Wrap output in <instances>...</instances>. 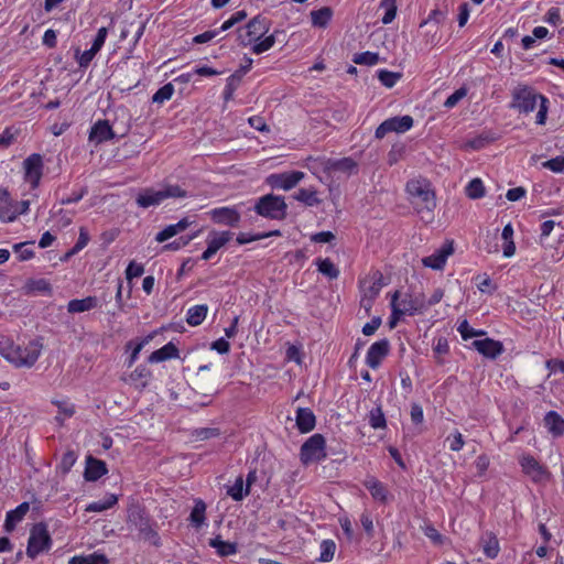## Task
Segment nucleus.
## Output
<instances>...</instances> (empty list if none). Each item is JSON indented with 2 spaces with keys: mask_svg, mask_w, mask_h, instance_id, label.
<instances>
[{
  "mask_svg": "<svg viewBox=\"0 0 564 564\" xmlns=\"http://www.w3.org/2000/svg\"><path fill=\"white\" fill-rule=\"evenodd\" d=\"M42 344L39 340H31L24 347L13 344H0V354L17 367H32L39 359Z\"/></svg>",
  "mask_w": 564,
  "mask_h": 564,
  "instance_id": "obj_1",
  "label": "nucleus"
},
{
  "mask_svg": "<svg viewBox=\"0 0 564 564\" xmlns=\"http://www.w3.org/2000/svg\"><path fill=\"white\" fill-rule=\"evenodd\" d=\"M186 197V192L178 185H164L161 189L145 188L137 196V204L142 208L160 205L166 198Z\"/></svg>",
  "mask_w": 564,
  "mask_h": 564,
  "instance_id": "obj_2",
  "label": "nucleus"
},
{
  "mask_svg": "<svg viewBox=\"0 0 564 564\" xmlns=\"http://www.w3.org/2000/svg\"><path fill=\"white\" fill-rule=\"evenodd\" d=\"M253 209L264 218L283 220L286 217L288 205L284 197L267 194L257 200Z\"/></svg>",
  "mask_w": 564,
  "mask_h": 564,
  "instance_id": "obj_3",
  "label": "nucleus"
},
{
  "mask_svg": "<svg viewBox=\"0 0 564 564\" xmlns=\"http://www.w3.org/2000/svg\"><path fill=\"white\" fill-rule=\"evenodd\" d=\"M270 29V21L258 14L252 18L245 26L237 29V41L242 46H248L260 40Z\"/></svg>",
  "mask_w": 564,
  "mask_h": 564,
  "instance_id": "obj_4",
  "label": "nucleus"
},
{
  "mask_svg": "<svg viewBox=\"0 0 564 564\" xmlns=\"http://www.w3.org/2000/svg\"><path fill=\"white\" fill-rule=\"evenodd\" d=\"M326 455V441L319 433L310 436L300 449V459L306 466L311 463L323 460Z\"/></svg>",
  "mask_w": 564,
  "mask_h": 564,
  "instance_id": "obj_5",
  "label": "nucleus"
},
{
  "mask_svg": "<svg viewBox=\"0 0 564 564\" xmlns=\"http://www.w3.org/2000/svg\"><path fill=\"white\" fill-rule=\"evenodd\" d=\"M52 546V539L44 523H36L30 532L26 555L34 560L40 553L47 552Z\"/></svg>",
  "mask_w": 564,
  "mask_h": 564,
  "instance_id": "obj_6",
  "label": "nucleus"
},
{
  "mask_svg": "<svg viewBox=\"0 0 564 564\" xmlns=\"http://www.w3.org/2000/svg\"><path fill=\"white\" fill-rule=\"evenodd\" d=\"M129 520L134 524L144 540L152 545L161 546V538L156 530L153 529L150 518L142 511H134L129 516Z\"/></svg>",
  "mask_w": 564,
  "mask_h": 564,
  "instance_id": "obj_7",
  "label": "nucleus"
},
{
  "mask_svg": "<svg viewBox=\"0 0 564 564\" xmlns=\"http://www.w3.org/2000/svg\"><path fill=\"white\" fill-rule=\"evenodd\" d=\"M413 127V118L409 115L401 117H392L384 120L376 129L375 137L377 139L384 138L389 132L404 133Z\"/></svg>",
  "mask_w": 564,
  "mask_h": 564,
  "instance_id": "obj_8",
  "label": "nucleus"
},
{
  "mask_svg": "<svg viewBox=\"0 0 564 564\" xmlns=\"http://www.w3.org/2000/svg\"><path fill=\"white\" fill-rule=\"evenodd\" d=\"M408 193L415 198H419L429 214L433 212L436 206L434 192L425 182L411 181L406 184Z\"/></svg>",
  "mask_w": 564,
  "mask_h": 564,
  "instance_id": "obj_9",
  "label": "nucleus"
},
{
  "mask_svg": "<svg viewBox=\"0 0 564 564\" xmlns=\"http://www.w3.org/2000/svg\"><path fill=\"white\" fill-rule=\"evenodd\" d=\"M304 176L305 174L301 171L274 173L270 174L265 182L272 188L289 191L295 187L304 178Z\"/></svg>",
  "mask_w": 564,
  "mask_h": 564,
  "instance_id": "obj_10",
  "label": "nucleus"
},
{
  "mask_svg": "<svg viewBox=\"0 0 564 564\" xmlns=\"http://www.w3.org/2000/svg\"><path fill=\"white\" fill-rule=\"evenodd\" d=\"M542 95L535 94L529 87H520L513 93L512 107L519 109L521 112H531L536 108L538 99L541 100Z\"/></svg>",
  "mask_w": 564,
  "mask_h": 564,
  "instance_id": "obj_11",
  "label": "nucleus"
},
{
  "mask_svg": "<svg viewBox=\"0 0 564 564\" xmlns=\"http://www.w3.org/2000/svg\"><path fill=\"white\" fill-rule=\"evenodd\" d=\"M24 180L31 184L32 188H36L43 175V160L37 153L28 156L23 162Z\"/></svg>",
  "mask_w": 564,
  "mask_h": 564,
  "instance_id": "obj_12",
  "label": "nucleus"
},
{
  "mask_svg": "<svg viewBox=\"0 0 564 564\" xmlns=\"http://www.w3.org/2000/svg\"><path fill=\"white\" fill-rule=\"evenodd\" d=\"M454 252V241L447 240L440 249L433 254L424 257L422 263L426 268L434 270H442L446 263L447 258Z\"/></svg>",
  "mask_w": 564,
  "mask_h": 564,
  "instance_id": "obj_13",
  "label": "nucleus"
},
{
  "mask_svg": "<svg viewBox=\"0 0 564 564\" xmlns=\"http://www.w3.org/2000/svg\"><path fill=\"white\" fill-rule=\"evenodd\" d=\"M208 215L215 224L229 227H237L241 218L240 213L235 207L214 208Z\"/></svg>",
  "mask_w": 564,
  "mask_h": 564,
  "instance_id": "obj_14",
  "label": "nucleus"
},
{
  "mask_svg": "<svg viewBox=\"0 0 564 564\" xmlns=\"http://www.w3.org/2000/svg\"><path fill=\"white\" fill-rule=\"evenodd\" d=\"M389 351L390 344L388 339L383 338L373 343L368 349L366 364L371 369H377L381 365V361L388 356Z\"/></svg>",
  "mask_w": 564,
  "mask_h": 564,
  "instance_id": "obj_15",
  "label": "nucleus"
},
{
  "mask_svg": "<svg viewBox=\"0 0 564 564\" xmlns=\"http://www.w3.org/2000/svg\"><path fill=\"white\" fill-rule=\"evenodd\" d=\"M471 347L489 359H496L505 351L503 344L492 338L476 339L471 343Z\"/></svg>",
  "mask_w": 564,
  "mask_h": 564,
  "instance_id": "obj_16",
  "label": "nucleus"
},
{
  "mask_svg": "<svg viewBox=\"0 0 564 564\" xmlns=\"http://www.w3.org/2000/svg\"><path fill=\"white\" fill-rule=\"evenodd\" d=\"M251 66L252 59L250 57H245V64L228 77L227 85L224 90V99L226 101L232 98L234 91L238 88L242 77L250 70Z\"/></svg>",
  "mask_w": 564,
  "mask_h": 564,
  "instance_id": "obj_17",
  "label": "nucleus"
},
{
  "mask_svg": "<svg viewBox=\"0 0 564 564\" xmlns=\"http://www.w3.org/2000/svg\"><path fill=\"white\" fill-rule=\"evenodd\" d=\"M116 137L108 120H98L94 123L89 132V140L95 144H100L112 140Z\"/></svg>",
  "mask_w": 564,
  "mask_h": 564,
  "instance_id": "obj_18",
  "label": "nucleus"
},
{
  "mask_svg": "<svg viewBox=\"0 0 564 564\" xmlns=\"http://www.w3.org/2000/svg\"><path fill=\"white\" fill-rule=\"evenodd\" d=\"M232 234L230 231H223L220 234L213 232L207 240V248L202 253L203 260H209L221 247H224L230 239Z\"/></svg>",
  "mask_w": 564,
  "mask_h": 564,
  "instance_id": "obj_19",
  "label": "nucleus"
},
{
  "mask_svg": "<svg viewBox=\"0 0 564 564\" xmlns=\"http://www.w3.org/2000/svg\"><path fill=\"white\" fill-rule=\"evenodd\" d=\"M520 465L523 473L531 477L533 481H540L546 475L545 468L531 455L522 456Z\"/></svg>",
  "mask_w": 564,
  "mask_h": 564,
  "instance_id": "obj_20",
  "label": "nucleus"
},
{
  "mask_svg": "<svg viewBox=\"0 0 564 564\" xmlns=\"http://www.w3.org/2000/svg\"><path fill=\"white\" fill-rule=\"evenodd\" d=\"M107 465L104 460L97 459L93 456L87 457L84 473V477L87 481H96L107 474Z\"/></svg>",
  "mask_w": 564,
  "mask_h": 564,
  "instance_id": "obj_21",
  "label": "nucleus"
},
{
  "mask_svg": "<svg viewBox=\"0 0 564 564\" xmlns=\"http://www.w3.org/2000/svg\"><path fill=\"white\" fill-rule=\"evenodd\" d=\"M18 217V208L12 203L9 192L0 188V219L4 223L13 221Z\"/></svg>",
  "mask_w": 564,
  "mask_h": 564,
  "instance_id": "obj_22",
  "label": "nucleus"
},
{
  "mask_svg": "<svg viewBox=\"0 0 564 564\" xmlns=\"http://www.w3.org/2000/svg\"><path fill=\"white\" fill-rule=\"evenodd\" d=\"M296 426L301 433H308L314 430L316 417L308 408H299L296 411Z\"/></svg>",
  "mask_w": 564,
  "mask_h": 564,
  "instance_id": "obj_23",
  "label": "nucleus"
},
{
  "mask_svg": "<svg viewBox=\"0 0 564 564\" xmlns=\"http://www.w3.org/2000/svg\"><path fill=\"white\" fill-rule=\"evenodd\" d=\"M29 510V502H22L15 509L8 511L4 521V530L7 532L13 531L15 525L23 520Z\"/></svg>",
  "mask_w": 564,
  "mask_h": 564,
  "instance_id": "obj_24",
  "label": "nucleus"
},
{
  "mask_svg": "<svg viewBox=\"0 0 564 564\" xmlns=\"http://www.w3.org/2000/svg\"><path fill=\"white\" fill-rule=\"evenodd\" d=\"M178 357H180V351H178L177 347L172 341H170L166 345H164L163 347H161L160 349L153 351L149 356L148 361L151 364H155V362H162V361L173 359V358H178Z\"/></svg>",
  "mask_w": 564,
  "mask_h": 564,
  "instance_id": "obj_25",
  "label": "nucleus"
},
{
  "mask_svg": "<svg viewBox=\"0 0 564 564\" xmlns=\"http://www.w3.org/2000/svg\"><path fill=\"white\" fill-rule=\"evenodd\" d=\"M189 225H191V221L188 220V218H186V217L182 218L176 224L169 225L163 230L158 232L155 236V241L164 242V241L169 240L170 238H172V237L178 235L180 232L184 231L185 229H187Z\"/></svg>",
  "mask_w": 564,
  "mask_h": 564,
  "instance_id": "obj_26",
  "label": "nucleus"
},
{
  "mask_svg": "<svg viewBox=\"0 0 564 564\" xmlns=\"http://www.w3.org/2000/svg\"><path fill=\"white\" fill-rule=\"evenodd\" d=\"M544 424L554 437H560L564 434V419L557 412H547L544 416Z\"/></svg>",
  "mask_w": 564,
  "mask_h": 564,
  "instance_id": "obj_27",
  "label": "nucleus"
},
{
  "mask_svg": "<svg viewBox=\"0 0 564 564\" xmlns=\"http://www.w3.org/2000/svg\"><path fill=\"white\" fill-rule=\"evenodd\" d=\"M398 303L403 308V312L410 316L425 310V301L423 296L412 297L411 295H405L401 301L398 300Z\"/></svg>",
  "mask_w": 564,
  "mask_h": 564,
  "instance_id": "obj_28",
  "label": "nucleus"
},
{
  "mask_svg": "<svg viewBox=\"0 0 564 564\" xmlns=\"http://www.w3.org/2000/svg\"><path fill=\"white\" fill-rule=\"evenodd\" d=\"M480 545L482 547L484 553L489 558L497 557L500 551L499 541L497 536L491 532H486L481 535Z\"/></svg>",
  "mask_w": 564,
  "mask_h": 564,
  "instance_id": "obj_29",
  "label": "nucleus"
},
{
  "mask_svg": "<svg viewBox=\"0 0 564 564\" xmlns=\"http://www.w3.org/2000/svg\"><path fill=\"white\" fill-rule=\"evenodd\" d=\"M209 545L216 550L221 557L236 554L238 551L237 543L224 541L220 535L209 540Z\"/></svg>",
  "mask_w": 564,
  "mask_h": 564,
  "instance_id": "obj_30",
  "label": "nucleus"
},
{
  "mask_svg": "<svg viewBox=\"0 0 564 564\" xmlns=\"http://www.w3.org/2000/svg\"><path fill=\"white\" fill-rule=\"evenodd\" d=\"M98 305V299L96 296H87L85 299L72 300L67 304V311L69 313H83L90 311Z\"/></svg>",
  "mask_w": 564,
  "mask_h": 564,
  "instance_id": "obj_31",
  "label": "nucleus"
},
{
  "mask_svg": "<svg viewBox=\"0 0 564 564\" xmlns=\"http://www.w3.org/2000/svg\"><path fill=\"white\" fill-rule=\"evenodd\" d=\"M365 486L375 500H378L381 503L388 502L389 492L387 487L381 481L377 480L376 478H371L365 482Z\"/></svg>",
  "mask_w": 564,
  "mask_h": 564,
  "instance_id": "obj_32",
  "label": "nucleus"
},
{
  "mask_svg": "<svg viewBox=\"0 0 564 564\" xmlns=\"http://www.w3.org/2000/svg\"><path fill=\"white\" fill-rule=\"evenodd\" d=\"M208 313V306L206 304L195 305L188 308L186 313V322L191 326L200 325Z\"/></svg>",
  "mask_w": 564,
  "mask_h": 564,
  "instance_id": "obj_33",
  "label": "nucleus"
},
{
  "mask_svg": "<svg viewBox=\"0 0 564 564\" xmlns=\"http://www.w3.org/2000/svg\"><path fill=\"white\" fill-rule=\"evenodd\" d=\"M109 560L102 553L94 552L88 555L73 556L68 564H108Z\"/></svg>",
  "mask_w": 564,
  "mask_h": 564,
  "instance_id": "obj_34",
  "label": "nucleus"
},
{
  "mask_svg": "<svg viewBox=\"0 0 564 564\" xmlns=\"http://www.w3.org/2000/svg\"><path fill=\"white\" fill-rule=\"evenodd\" d=\"M333 17V10L329 7H323L311 12L312 24L317 28H325Z\"/></svg>",
  "mask_w": 564,
  "mask_h": 564,
  "instance_id": "obj_35",
  "label": "nucleus"
},
{
  "mask_svg": "<svg viewBox=\"0 0 564 564\" xmlns=\"http://www.w3.org/2000/svg\"><path fill=\"white\" fill-rule=\"evenodd\" d=\"M316 265L318 272L328 278L329 280H335L339 276L338 268L333 263L329 258H318L316 259Z\"/></svg>",
  "mask_w": 564,
  "mask_h": 564,
  "instance_id": "obj_36",
  "label": "nucleus"
},
{
  "mask_svg": "<svg viewBox=\"0 0 564 564\" xmlns=\"http://www.w3.org/2000/svg\"><path fill=\"white\" fill-rule=\"evenodd\" d=\"M205 513L206 503L200 499L196 500L195 506L189 514L191 524L196 529L200 528L206 519Z\"/></svg>",
  "mask_w": 564,
  "mask_h": 564,
  "instance_id": "obj_37",
  "label": "nucleus"
},
{
  "mask_svg": "<svg viewBox=\"0 0 564 564\" xmlns=\"http://www.w3.org/2000/svg\"><path fill=\"white\" fill-rule=\"evenodd\" d=\"M293 197L310 207L316 206L321 203V199L317 197V192L311 188H301L293 195Z\"/></svg>",
  "mask_w": 564,
  "mask_h": 564,
  "instance_id": "obj_38",
  "label": "nucleus"
},
{
  "mask_svg": "<svg viewBox=\"0 0 564 564\" xmlns=\"http://www.w3.org/2000/svg\"><path fill=\"white\" fill-rule=\"evenodd\" d=\"M337 545L334 540L326 539L323 540L319 544V556L317 560L323 563H328L334 558V555L336 553Z\"/></svg>",
  "mask_w": 564,
  "mask_h": 564,
  "instance_id": "obj_39",
  "label": "nucleus"
},
{
  "mask_svg": "<svg viewBox=\"0 0 564 564\" xmlns=\"http://www.w3.org/2000/svg\"><path fill=\"white\" fill-rule=\"evenodd\" d=\"M118 502V497L113 494L108 495L104 500L91 502L87 506L88 512H101L112 508Z\"/></svg>",
  "mask_w": 564,
  "mask_h": 564,
  "instance_id": "obj_40",
  "label": "nucleus"
},
{
  "mask_svg": "<svg viewBox=\"0 0 564 564\" xmlns=\"http://www.w3.org/2000/svg\"><path fill=\"white\" fill-rule=\"evenodd\" d=\"M227 495L230 496L235 501H241L246 496L249 495V490L243 484L242 476L236 478L235 484L228 488Z\"/></svg>",
  "mask_w": 564,
  "mask_h": 564,
  "instance_id": "obj_41",
  "label": "nucleus"
},
{
  "mask_svg": "<svg viewBox=\"0 0 564 564\" xmlns=\"http://www.w3.org/2000/svg\"><path fill=\"white\" fill-rule=\"evenodd\" d=\"M329 166L334 171L351 174L357 170V162L351 158H343L330 162Z\"/></svg>",
  "mask_w": 564,
  "mask_h": 564,
  "instance_id": "obj_42",
  "label": "nucleus"
},
{
  "mask_svg": "<svg viewBox=\"0 0 564 564\" xmlns=\"http://www.w3.org/2000/svg\"><path fill=\"white\" fill-rule=\"evenodd\" d=\"M466 195L470 199H478L485 196V186L480 178L471 180L466 186Z\"/></svg>",
  "mask_w": 564,
  "mask_h": 564,
  "instance_id": "obj_43",
  "label": "nucleus"
},
{
  "mask_svg": "<svg viewBox=\"0 0 564 564\" xmlns=\"http://www.w3.org/2000/svg\"><path fill=\"white\" fill-rule=\"evenodd\" d=\"M150 377L151 371L144 365L138 366L130 375L131 380L134 382H139V387L141 389H144L148 386V380Z\"/></svg>",
  "mask_w": 564,
  "mask_h": 564,
  "instance_id": "obj_44",
  "label": "nucleus"
},
{
  "mask_svg": "<svg viewBox=\"0 0 564 564\" xmlns=\"http://www.w3.org/2000/svg\"><path fill=\"white\" fill-rule=\"evenodd\" d=\"M369 424L372 429H384L387 426V421L384 413L382 411L381 405H378L370 410L369 412Z\"/></svg>",
  "mask_w": 564,
  "mask_h": 564,
  "instance_id": "obj_45",
  "label": "nucleus"
},
{
  "mask_svg": "<svg viewBox=\"0 0 564 564\" xmlns=\"http://www.w3.org/2000/svg\"><path fill=\"white\" fill-rule=\"evenodd\" d=\"M401 77L402 74L398 72H390L387 69H380L378 72V79L387 88H392Z\"/></svg>",
  "mask_w": 564,
  "mask_h": 564,
  "instance_id": "obj_46",
  "label": "nucleus"
},
{
  "mask_svg": "<svg viewBox=\"0 0 564 564\" xmlns=\"http://www.w3.org/2000/svg\"><path fill=\"white\" fill-rule=\"evenodd\" d=\"M397 0H381L380 8L384 9V14L381 19L383 24L391 23L397 14Z\"/></svg>",
  "mask_w": 564,
  "mask_h": 564,
  "instance_id": "obj_47",
  "label": "nucleus"
},
{
  "mask_svg": "<svg viewBox=\"0 0 564 564\" xmlns=\"http://www.w3.org/2000/svg\"><path fill=\"white\" fill-rule=\"evenodd\" d=\"M174 94V86L172 83H167L161 88L156 90V93L152 96V102L154 104H163L172 98Z\"/></svg>",
  "mask_w": 564,
  "mask_h": 564,
  "instance_id": "obj_48",
  "label": "nucleus"
},
{
  "mask_svg": "<svg viewBox=\"0 0 564 564\" xmlns=\"http://www.w3.org/2000/svg\"><path fill=\"white\" fill-rule=\"evenodd\" d=\"M352 62L358 65L372 66L379 62V55L373 52L356 53L352 57Z\"/></svg>",
  "mask_w": 564,
  "mask_h": 564,
  "instance_id": "obj_49",
  "label": "nucleus"
},
{
  "mask_svg": "<svg viewBox=\"0 0 564 564\" xmlns=\"http://www.w3.org/2000/svg\"><path fill=\"white\" fill-rule=\"evenodd\" d=\"M457 330L459 332V334L462 335V338L464 340H467L473 337L482 336L486 334L485 330H481V329L477 330V329H474L473 327H470L466 319H464L458 325Z\"/></svg>",
  "mask_w": 564,
  "mask_h": 564,
  "instance_id": "obj_50",
  "label": "nucleus"
},
{
  "mask_svg": "<svg viewBox=\"0 0 564 564\" xmlns=\"http://www.w3.org/2000/svg\"><path fill=\"white\" fill-rule=\"evenodd\" d=\"M26 288L30 292H37V293H50L51 292V284L45 279H39V280H30L26 283Z\"/></svg>",
  "mask_w": 564,
  "mask_h": 564,
  "instance_id": "obj_51",
  "label": "nucleus"
},
{
  "mask_svg": "<svg viewBox=\"0 0 564 564\" xmlns=\"http://www.w3.org/2000/svg\"><path fill=\"white\" fill-rule=\"evenodd\" d=\"M495 140L494 137H490L489 134H480L474 139H470L466 142V147L473 149V150H480L482 149L486 144L492 142Z\"/></svg>",
  "mask_w": 564,
  "mask_h": 564,
  "instance_id": "obj_52",
  "label": "nucleus"
},
{
  "mask_svg": "<svg viewBox=\"0 0 564 564\" xmlns=\"http://www.w3.org/2000/svg\"><path fill=\"white\" fill-rule=\"evenodd\" d=\"M193 435L200 441L209 440L220 435V430L217 427H200L193 432Z\"/></svg>",
  "mask_w": 564,
  "mask_h": 564,
  "instance_id": "obj_53",
  "label": "nucleus"
},
{
  "mask_svg": "<svg viewBox=\"0 0 564 564\" xmlns=\"http://www.w3.org/2000/svg\"><path fill=\"white\" fill-rule=\"evenodd\" d=\"M33 243H34L33 241H25V242L15 243L13 246V250H14V252H17L19 254V259L21 261H25V260L33 258V256H34L33 250L26 248V246L33 245Z\"/></svg>",
  "mask_w": 564,
  "mask_h": 564,
  "instance_id": "obj_54",
  "label": "nucleus"
},
{
  "mask_svg": "<svg viewBox=\"0 0 564 564\" xmlns=\"http://www.w3.org/2000/svg\"><path fill=\"white\" fill-rule=\"evenodd\" d=\"M274 43H275V36H274V34H271L260 42L256 41L252 46V52L254 54H261L263 52L269 51L274 45Z\"/></svg>",
  "mask_w": 564,
  "mask_h": 564,
  "instance_id": "obj_55",
  "label": "nucleus"
},
{
  "mask_svg": "<svg viewBox=\"0 0 564 564\" xmlns=\"http://www.w3.org/2000/svg\"><path fill=\"white\" fill-rule=\"evenodd\" d=\"M445 442L448 443V447L453 452L460 451L465 444L463 435L458 431H455L453 434L448 435Z\"/></svg>",
  "mask_w": 564,
  "mask_h": 564,
  "instance_id": "obj_56",
  "label": "nucleus"
},
{
  "mask_svg": "<svg viewBox=\"0 0 564 564\" xmlns=\"http://www.w3.org/2000/svg\"><path fill=\"white\" fill-rule=\"evenodd\" d=\"M542 166L544 169L551 170L554 173H562V172H564V156L558 155L556 158L547 160L542 163Z\"/></svg>",
  "mask_w": 564,
  "mask_h": 564,
  "instance_id": "obj_57",
  "label": "nucleus"
},
{
  "mask_svg": "<svg viewBox=\"0 0 564 564\" xmlns=\"http://www.w3.org/2000/svg\"><path fill=\"white\" fill-rule=\"evenodd\" d=\"M77 456L74 451H67L61 460L59 468L63 474H67L76 463Z\"/></svg>",
  "mask_w": 564,
  "mask_h": 564,
  "instance_id": "obj_58",
  "label": "nucleus"
},
{
  "mask_svg": "<svg viewBox=\"0 0 564 564\" xmlns=\"http://www.w3.org/2000/svg\"><path fill=\"white\" fill-rule=\"evenodd\" d=\"M144 268L141 263L131 261L126 269V279L131 281L134 278H139L143 274Z\"/></svg>",
  "mask_w": 564,
  "mask_h": 564,
  "instance_id": "obj_59",
  "label": "nucleus"
},
{
  "mask_svg": "<svg viewBox=\"0 0 564 564\" xmlns=\"http://www.w3.org/2000/svg\"><path fill=\"white\" fill-rule=\"evenodd\" d=\"M52 403L57 406L58 413L64 417H72L75 413V406L66 401L53 400Z\"/></svg>",
  "mask_w": 564,
  "mask_h": 564,
  "instance_id": "obj_60",
  "label": "nucleus"
},
{
  "mask_svg": "<svg viewBox=\"0 0 564 564\" xmlns=\"http://www.w3.org/2000/svg\"><path fill=\"white\" fill-rule=\"evenodd\" d=\"M467 94V90L465 88H459L457 90H455L452 95H449L445 102H444V107L446 108H453L455 107L459 100H462Z\"/></svg>",
  "mask_w": 564,
  "mask_h": 564,
  "instance_id": "obj_61",
  "label": "nucleus"
},
{
  "mask_svg": "<svg viewBox=\"0 0 564 564\" xmlns=\"http://www.w3.org/2000/svg\"><path fill=\"white\" fill-rule=\"evenodd\" d=\"M424 534L434 543V544H443L444 536L433 527L426 525L424 528Z\"/></svg>",
  "mask_w": 564,
  "mask_h": 564,
  "instance_id": "obj_62",
  "label": "nucleus"
},
{
  "mask_svg": "<svg viewBox=\"0 0 564 564\" xmlns=\"http://www.w3.org/2000/svg\"><path fill=\"white\" fill-rule=\"evenodd\" d=\"M544 21L552 25H558L562 22L560 9L556 7L549 9L544 17Z\"/></svg>",
  "mask_w": 564,
  "mask_h": 564,
  "instance_id": "obj_63",
  "label": "nucleus"
},
{
  "mask_svg": "<svg viewBox=\"0 0 564 564\" xmlns=\"http://www.w3.org/2000/svg\"><path fill=\"white\" fill-rule=\"evenodd\" d=\"M335 239L332 231H319L311 236V240L316 243H329Z\"/></svg>",
  "mask_w": 564,
  "mask_h": 564,
  "instance_id": "obj_64",
  "label": "nucleus"
}]
</instances>
